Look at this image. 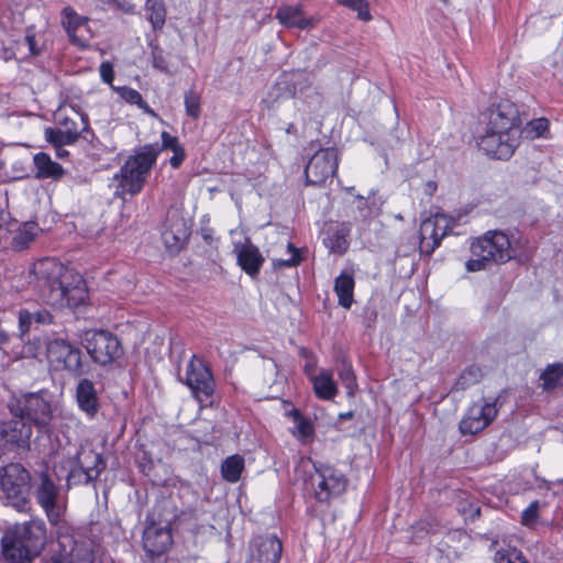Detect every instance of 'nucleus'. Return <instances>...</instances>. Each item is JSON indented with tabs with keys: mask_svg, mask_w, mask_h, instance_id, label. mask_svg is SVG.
<instances>
[{
	"mask_svg": "<svg viewBox=\"0 0 563 563\" xmlns=\"http://www.w3.org/2000/svg\"><path fill=\"white\" fill-rule=\"evenodd\" d=\"M30 287L47 305L57 308H76L88 296L84 278L55 258H42L29 272Z\"/></svg>",
	"mask_w": 563,
	"mask_h": 563,
	"instance_id": "nucleus-1",
	"label": "nucleus"
},
{
	"mask_svg": "<svg viewBox=\"0 0 563 563\" xmlns=\"http://www.w3.org/2000/svg\"><path fill=\"white\" fill-rule=\"evenodd\" d=\"M519 118L517 108L500 102L487 113L485 126L477 136V145L486 155L497 159H508L519 145Z\"/></svg>",
	"mask_w": 563,
	"mask_h": 563,
	"instance_id": "nucleus-2",
	"label": "nucleus"
},
{
	"mask_svg": "<svg viewBox=\"0 0 563 563\" xmlns=\"http://www.w3.org/2000/svg\"><path fill=\"white\" fill-rule=\"evenodd\" d=\"M46 530L43 522L26 521L15 523L4 531L1 538V554L5 562L32 563L43 551Z\"/></svg>",
	"mask_w": 563,
	"mask_h": 563,
	"instance_id": "nucleus-3",
	"label": "nucleus"
},
{
	"mask_svg": "<svg viewBox=\"0 0 563 563\" xmlns=\"http://www.w3.org/2000/svg\"><path fill=\"white\" fill-rule=\"evenodd\" d=\"M158 154L157 145H144L130 156L115 175L119 181L115 196L123 198L126 194L134 196L141 192Z\"/></svg>",
	"mask_w": 563,
	"mask_h": 563,
	"instance_id": "nucleus-4",
	"label": "nucleus"
},
{
	"mask_svg": "<svg viewBox=\"0 0 563 563\" xmlns=\"http://www.w3.org/2000/svg\"><path fill=\"white\" fill-rule=\"evenodd\" d=\"M475 258L466 262L468 272H478L494 264L506 263L514 257L509 238L501 231H489L471 245Z\"/></svg>",
	"mask_w": 563,
	"mask_h": 563,
	"instance_id": "nucleus-5",
	"label": "nucleus"
},
{
	"mask_svg": "<svg viewBox=\"0 0 563 563\" xmlns=\"http://www.w3.org/2000/svg\"><path fill=\"white\" fill-rule=\"evenodd\" d=\"M8 409L13 417L22 418L38 428L46 427L53 417L52 406L42 393H30L12 398Z\"/></svg>",
	"mask_w": 563,
	"mask_h": 563,
	"instance_id": "nucleus-6",
	"label": "nucleus"
},
{
	"mask_svg": "<svg viewBox=\"0 0 563 563\" xmlns=\"http://www.w3.org/2000/svg\"><path fill=\"white\" fill-rule=\"evenodd\" d=\"M46 357L55 371H65L74 377L85 374L82 353L64 339H54L46 344Z\"/></svg>",
	"mask_w": 563,
	"mask_h": 563,
	"instance_id": "nucleus-7",
	"label": "nucleus"
},
{
	"mask_svg": "<svg viewBox=\"0 0 563 563\" xmlns=\"http://www.w3.org/2000/svg\"><path fill=\"white\" fill-rule=\"evenodd\" d=\"M82 341L91 360L102 366L113 363L123 354L119 339L106 330H88Z\"/></svg>",
	"mask_w": 563,
	"mask_h": 563,
	"instance_id": "nucleus-8",
	"label": "nucleus"
},
{
	"mask_svg": "<svg viewBox=\"0 0 563 563\" xmlns=\"http://www.w3.org/2000/svg\"><path fill=\"white\" fill-rule=\"evenodd\" d=\"M31 476L20 463H10L3 468L0 477L2 492L18 510H23L27 504Z\"/></svg>",
	"mask_w": 563,
	"mask_h": 563,
	"instance_id": "nucleus-9",
	"label": "nucleus"
},
{
	"mask_svg": "<svg viewBox=\"0 0 563 563\" xmlns=\"http://www.w3.org/2000/svg\"><path fill=\"white\" fill-rule=\"evenodd\" d=\"M33 434L32 424L19 417L0 423V449L29 451Z\"/></svg>",
	"mask_w": 563,
	"mask_h": 563,
	"instance_id": "nucleus-10",
	"label": "nucleus"
},
{
	"mask_svg": "<svg viewBox=\"0 0 563 563\" xmlns=\"http://www.w3.org/2000/svg\"><path fill=\"white\" fill-rule=\"evenodd\" d=\"M338 168V154L334 148L318 151L308 162L305 176L308 185L320 186L332 178Z\"/></svg>",
	"mask_w": 563,
	"mask_h": 563,
	"instance_id": "nucleus-11",
	"label": "nucleus"
},
{
	"mask_svg": "<svg viewBox=\"0 0 563 563\" xmlns=\"http://www.w3.org/2000/svg\"><path fill=\"white\" fill-rule=\"evenodd\" d=\"M184 382L199 401L208 399L214 391V380L211 372L196 355H192L187 364Z\"/></svg>",
	"mask_w": 563,
	"mask_h": 563,
	"instance_id": "nucleus-12",
	"label": "nucleus"
},
{
	"mask_svg": "<svg viewBox=\"0 0 563 563\" xmlns=\"http://www.w3.org/2000/svg\"><path fill=\"white\" fill-rule=\"evenodd\" d=\"M497 399L473 404L460 422L463 434H476L484 430L497 416Z\"/></svg>",
	"mask_w": 563,
	"mask_h": 563,
	"instance_id": "nucleus-13",
	"label": "nucleus"
},
{
	"mask_svg": "<svg viewBox=\"0 0 563 563\" xmlns=\"http://www.w3.org/2000/svg\"><path fill=\"white\" fill-rule=\"evenodd\" d=\"M450 230L451 220L444 214L437 213L423 220L420 225L421 252L428 255L433 253Z\"/></svg>",
	"mask_w": 563,
	"mask_h": 563,
	"instance_id": "nucleus-14",
	"label": "nucleus"
},
{
	"mask_svg": "<svg viewBox=\"0 0 563 563\" xmlns=\"http://www.w3.org/2000/svg\"><path fill=\"white\" fill-rule=\"evenodd\" d=\"M312 484L317 485L314 494L319 501H328L332 496L342 494L346 488L344 475L331 466L323 465L316 467Z\"/></svg>",
	"mask_w": 563,
	"mask_h": 563,
	"instance_id": "nucleus-15",
	"label": "nucleus"
},
{
	"mask_svg": "<svg viewBox=\"0 0 563 563\" xmlns=\"http://www.w3.org/2000/svg\"><path fill=\"white\" fill-rule=\"evenodd\" d=\"M249 551V563H278L283 545L276 536H258L251 541Z\"/></svg>",
	"mask_w": 563,
	"mask_h": 563,
	"instance_id": "nucleus-16",
	"label": "nucleus"
},
{
	"mask_svg": "<svg viewBox=\"0 0 563 563\" xmlns=\"http://www.w3.org/2000/svg\"><path fill=\"white\" fill-rule=\"evenodd\" d=\"M58 487L48 477L47 474L41 475V483L36 488V499L44 508L48 519L57 522L59 518V509L57 508Z\"/></svg>",
	"mask_w": 563,
	"mask_h": 563,
	"instance_id": "nucleus-17",
	"label": "nucleus"
},
{
	"mask_svg": "<svg viewBox=\"0 0 563 563\" xmlns=\"http://www.w3.org/2000/svg\"><path fill=\"white\" fill-rule=\"evenodd\" d=\"M172 534L166 528L150 526L143 533V548L154 558L164 554L172 545Z\"/></svg>",
	"mask_w": 563,
	"mask_h": 563,
	"instance_id": "nucleus-18",
	"label": "nucleus"
},
{
	"mask_svg": "<svg viewBox=\"0 0 563 563\" xmlns=\"http://www.w3.org/2000/svg\"><path fill=\"white\" fill-rule=\"evenodd\" d=\"M275 16L282 25L300 30L313 29L318 23L316 18L305 15L301 5H280Z\"/></svg>",
	"mask_w": 563,
	"mask_h": 563,
	"instance_id": "nucleus-19",
	"label": "nucleus"
},
{
	"mask_svg": "<svg viewBox=\"0 0 563 563\" xmlns=\"http://www.w3.org/2000/svg\"><path fill=\"white\" fill-rule=\"evenodd\" d=\"M234 252L242 269L252 277L256 276L264 262L260 250L247 240L245 244H235Z\"/></svg>",
	"mask_w": 563,
	"mask_h": 563,
	"instance_id": "nucleus-20",
	"label": "nucleus"
},
{
	"mask_svg": "<svg viewBox=\"0 0 563 563\" xmlns=\"http://www.w3.org/2000/svg\"><path fill=\"white\" fill-rule=\"evenodd\" d=\"M76 400L79 408L89 417H93L99 410L98 393L92 380L81 378L76 387Z\"/></svg>",
	"mask_w": 563,
	"mask_h": 563,
	"instance_id": "nucleus-21",
	"label": "nucleus"
},
{
	"mask_svg": "<svg viewBox=\"0 0 563 563\" xmlns=\"http://www.w3.org/2000/svg\"><path fill=\"white\" fill-rule=\"evenodd\" d=\"M36 324H51L53 323V314L47 309L27 310L22 309L19 311V329L21 335L29 333L31 325Z\"/></svg>",
	"mask_w": 563,
	"mask_h": 563,
	"instance_id": "nucleus-22",
	"label": "nucleus"
},
{
	"mask_svg": "<svg viewBox=\"0 0 563 563\" xmlns=\"http://www.w3.org/2000/svg\"><path fill=\"white\" fill-rule=\"evenodd\" d=\"M35 177L36 178H60L64 174L63 167L52 161L46 153H37L34 158Z\"/></svg>",
	"mask_w": 563,
	"mask_h": 563,
	"instance_id": "nucleus-23",
	"label": "nucleus"
},
{
	"mask_svg": "<svg viewBox=\"0 0 563 563\" xmlns=\"http://www.w3.org/2000/svg\"><path fill=\"white\" fill-rule=\"evenodd\" d=\"M354 278L349 273L340 274L334 282V291L339 299V305L350 309L353 303Z\"/></svg>",
	"mask_w": 563,
	"mask_h": 563,
	"instance_id": "nucleus-24",
	"label": "nucleus"
},
{
	"mask_svg": "<svg viewBox=\"0 0 563 563\" xmlns=\"http://www.w3.org/2000/svg\"><path fill=\"white\" fill-rule=\"evenodd\" d=\"M80 133L81 130H76L75 128H48L45 130V137L54 146L62 147L64 145L74 144L80 136Z\"/></svg>",
	"mask_w": 563,
	"mask_h": 563,
	"instance_id": "nucleus-25",
	"label": "nucleus"
},
{
	"mask_svg": "<svg viewBox=\"0 0 563 563\" xmlns=\"http://www.w3.org/2000/svg\"><path fill=\"white\" fill-rule=\"evenodd\" d=\"M186 238L187 230L183 223L170 224L162 233L163 242L170 252H178Z\"/></svg>",
	"mask_w": 563,
	"mask_h": 563,
	"instance_id": "nucleus-26",
	"label": "nucleus"
},
{
	"mask_svg": "<svg viewBox=\"0 0 563 563\" xmlns=\"http://www.w3.org/2000/svg\"><path fill=\"white\" fill-rule=\"evenodd\" d=\"M312 382L313 389L319 398L332 399L338 394L336 384L334 383L330 372H320L312 378Z\"/></svg>",
	"mask_w": 563,
	"mask_h": 563,
	"instance_id": "nucleus-27",
	"label": "nucleus"
},
{
	"mask_svg": "<svg viewBox=\"0 0 563 563\" xmlns=\"http://www.w3.org/2000/svg\"><path fill=\"white\" fill-rule=\"evenodd\" d=\"M38 227L35 222L23 223L13 238V247L16 250L26 249L35 239Z\"/></svg>",
	"mask_w": 563,
	"mask_h": 563,
	"instance_id": "nucleus-28",
	"label": "nucleus"
},
{
	"mask_svg": "<svg viewBox=\"0 0 563 563\" xmlns=\"http://www.w3.org/2000/svg\"><path fill=\"white\" fill-rule=\"evenodd\" d=\"M85 461L89 462V465H85L82 461H79L80 467L86 475V483L95 481L102 470L104 468V463L101 456L92 451H89L84 455Z\"/></svg>",
	"mask_w": 563,
	"mask_h": 563,
	"instance_id": "nucleus-29",
	"label": "nucleus"
},
{
	"mask_svg": "<svg viewBox=\"0 0 563 563\" xmlns=\"http://www.w3.org/2000/svg\"><path fill=\"white\" fill-rule=\"evenodd\" d=\"M243 467V459L240 455H232L225 459L221 464V473L225 481L235 483L240 479Z\"/></svg>",
	"mask_w": 563,
	"mask_h": 563,
	"instance_id": "nucleus-30",
	"label": "nucleus"
},
{
	"mask_svg": "<svg viewBox=\"0 0 563 563\" xmlns=\"http://www.w3.org/2000/svg\"><path fill=\"white\" fill-rule=\"evenodd\" d=\"M145 11L153 29H162L165 24L166 10L163 0H146Z\"/></svg>",
	"mask_w": 563,
	"mask_h": 563,
	"instance_id": "nucleus-31",
	"label": "nucleus"
},
{
	"mask_svg": "<svg viewBox=\"0 0 563 563\" xmlns=\"http://www.w3.org/2000/svg\"><path fill=\"white\" fill-rule=\"evenodd\" d=\"M542 386L547 390L554 389L563 386V365L554 364L548 366V368L540 376Z\"/></svg>",
	"mask_w": 563,
	"mask_h": 563,
	"instance_id": "nucleus-32",
	"label": "nucleus"
},
{
	"mask_svg": "<svg viewBox=\"0 0 563 563\" xmlns=\"http://www.w3.org/2000/svg\"><path fill=\"white\" fill-rule=\"evenodd\" d=\"M349 230L347 229H338L329 236L325 241V245L333 253L342 254L347 250L349 241H347Z\"/></svg>",
	"mask_w": 563,
	"mask_h": 563,
	"instance_id": "nucleus-33",
	"label": "nucleus"
},
{
	"mask_svg": "<svg viewBox=\"0 0 563 563\" xmlns=\"http://www.w3.org/2000/svg\"><path fill=\"white\" fill-rule=\"evenodd\" d=\"M482 378V371L476 366H471L466 368L457 378L456 383L454 384L453 389L459 390H465L472 385H475L478 383Z\"/></svg>",
	"mask_w": 563,
	"mask_h": 563,
	"instance_id": "nucleus-34",
	"label": "nucleus"
},
{
	"mask_svg": "<svg viewBox=\"0 0 563 563\" xmlns=\"http://www.w3.org/2000/svg\"><path fill=\"white\" fill-rule=\"evenodd\" d=\"M548 130L549 120L545 118H538L529 121L522 129L521 133H523L526 137L536 139L544 136Z\"/></svg>",
	"mask_w": 563,
	"mask_h": 563,
	"instance_id": "nucleus-35",
	"label": "nucleus"
},
{
	"mask_svg": "<svg viewBox=\"0 0 563 563\" xmlns=\"http://www.w3.org/2000/svg\"><path fill=\"white\" fill-rule=\"evenodd\" d=\"M120 97L130 104H136L147 113H153L147 103L143 100L141 93L129 87L115 88Z\"/></svg>",
	"mask_w": 563,
	"mask_h": 563,
	"instance_id": "nucleus-36",
	"label": "nucleus"
},
{
	"mask_svg": "<svg viewBox=\"0 0 563 563\" xmlns=\"http://www.w3.org/2000/svg\"><path fill=\"white\" fill-rule=\"evenodd\" d=\"M74 115L81 121V131L87 130L88 128V119L86 115L74 112ZM56 120L60 129L75 128L76 130H80L78 123L67 114H65V110L59 109L56 114Z\"/></svg>",
	"mask_w": 563,
	"mask_h": 563,
	"instance_id": "nucleus-37",
	"label": "nucleus"
},
{
	"mask_svg": "<svg viewBox=\"0 0 563 563\" xmlns=\"http://www.w3.org/2000/svg\"><path fill=\"white\" fill-rule=\"evenodd\" d=\"M65 20L63 21V25L66 29L68 36L70 37L74 33L78 32L79 27L87 23V19L79 16L71 9L66 8L64 10Z\"/></svg>",
	"mask_w": 563,
	"mask_h": 563,
	"instance_id": "nucleus-38",
	"label": "nucleus"
},
{
	"mask_svg": "<svg viewBox=\"0 0 563 563\" xmlns=\"http://www.w3.org/2000/svg\"><path fill=\"white\" fill-rule=\"evenodd\" d=\"M338 3L352 9L357 12V18L362 21L368 22L372 20L369 13V4L367 0H336Z\"/></svg>",
	"mask_w": 563,
	"mask_h": 563,
	"instance_id": "nucleus-39",
	"label": "nucleus"
},
{
	"mask_svg": "<svg viewBox=\"0 0 563 563\" xmlns=\"http://www.w3.org/2000/svg\"><path fill=\"white\" fill-rule=\"evenodd\" d=\"M290 415L296 423L297 435L302 440L310 438L313 434V427L311 422L303 418L297 409H294Z\"/></svg>",
	"mask_w": 563,
	"mask_h": 563,
	"instance_id": "nucleus-40",
	"label": "nucleus"
},
{
	"mask_svg": "<svg viewBox=\"0 0 563 563\" xmlns=\"http://www.w3.org/2000/svg\"><path fill=\"white\" fill-rule=\"evenodd\" d=\"M357 199V209L363 219H367L372 217L374 213L378 212L380 202L378 203L376 199L373 197L364 198L363 196H356Z\"/></svg>",
	"mask_w": 563,
	"mask_h": 563,
	"instance_id": "nucleus-41",
	"label": "nucleus"
},
{
	"mask_svg": "<svg viewBox=\"0 0 563 563\" xmlns=\"http://www.w3.org/2000/svg\"><path fill=\"white\" fill-rule=\"evenodd\" d=\"M185 108L186 113L192 119H198L200 115V95L190 89L185 93Z\"/></svg>",
	"mask_w": 563,
	"mask_h": 563,
	"instance_id": "nucleus-42",
	"label": "nucleus"
},
{
	"mask_svg": "<svg viewBox=\"0 0 563 563\" xmlns=\"http://www.w3.org/2000/svg\"><path fill=\"white\" fill-rule=\"evenodd\" d=\"M496 563H528L522 553L515 548L499 550L495 553Z\"/></svg>",
	"mask_w": 563,
	"mask_h": 563,
	"instance_id": "nucleus-43",
	"label": "nucleus"
},
{
	"mask_svg": "<svg viewBox=\"0 0 563 563\" xmlns=\"http://www.w3.org/2000/svg\"><path fill=\"white\" fill-rule=\"evenodd\" d=\"M287 250L289 253L288 258H274L273 260V265L275 268L294 267V266H297L301 262V257L298 253V250L289 242L287 243Z\"/></svg>",
	"mask_w": 563,
	"mask_h": 563,
	"instance_id": "nucleus-44",
	"label": "nucleus"
},
{
	"mask_svg": "<svg viewBox=\"0 0 563 563\" xmlns=\"http://www.w3.org/2000/svg\"><path fill=\"white\" fill-rule=\"evenodd\" d=\"M339 377L347 389V395L353 396L356 389V380L352 367L350 365H344L339 372Z\"/></svg>",
	"mask_w": 563,
	"mask_h": 563,
	"instance_id": "nucleus-45",
	"label": "nucleus"
},
{
	"mask_svg": "<svg viewBox=\"0 0 563 563\" xmlns=\"http://www.w3.org/2000/svg\"><path fill=\"white\" fill-rule=\"evenodd\" d=\"M539 501H532L528 508L521 514V523L527 527H532L537 523L539 518Z\"/></svg>",
	"mask_w": 563,
	"mask_h": 563,
	"instance_id": "nucleus-46",
	"label": "nucleus"
},
{
	"mask_svg": "<svg viewBox=\"0 0 563 563\" xmlns=\"http://www.w3.org/2000/svg\"><path fill=\"white\" fill-rule=\"evenodd\" d=\"M92 37L90 29L87 23L79 27L78 32L74 33L69 40L74 45H77L80 48H86L88 46V42Z\"/></svg>",
	"mask_w": 563,
	"mask_h": 563,
	"instance_id": "nucleus-47",
	"label": "nucleus"
},
{
	"mask_svg": "<svg viewBox=\"0 0 563 563\" xmlns=\"http://www.w3.org/2000/svg\"><path fill=\"white\" fill-rule=\"evenodd\" d=\"M159 147V152L163 150V148H166V150H172L173 152L177 150V147H183L177 137L175 136H172L169 133L167 132H163L162 133V145L159 144H155Z\"/></svg>",
	"mask_w": 563,
	"mask_h": 563,
	"instance_id": "nucleus-48",
	"label": "nucleus"
},
{
	"mask_svg": "<svg viewBox=\"0 0 563 563\" xmlns=\"http://www.w3.org/2000/svg\"><path fill=\"white\" fill-rule=\"evenodd\" d=\"M99 73L101 79L109 85H112V81L114 79V71L113 66L110 62H102L99 67Z\"/></svg>",
	"mask_w": 563,
	"mask_h": 563,
	"instance_id": "nucleus-49",
	"label": "nucleus"
},
{
	"mask_svg": "<svg viewBox=\"0 0 563 563\" xmlns=\"http://www.w3.org/2000/svg\"><path fill=\"white\" fill-rule=\"evenodd\" d=\"M153 67L163 71V73H168V67H167V62L165 59V57L163 56L162 54V51L155 48L153 51Z\"/></svg>",
	"mask_w": 563,
	"mask_h": 563,
	"instance_id": "nucleus-50",
	"label": "nucleus"
},
{
	"mask_svg": "<svg viewBox=\"0 0 563 563\" xmlns=\"http://www.w3.org/2000/svg\"><path fill=\"white\" fill-rule=\"evenodd\" d=\"M173 153L174 155L169 159V163L174 168H178L183 161L185 159V151L183 147H177V150L174 151Z\"/></svg>",
	"mask_w": 563,
	"mask_h": 563,
	"instance_id": "nucleus-51",
	"label": "nucleus"
},
{
	"mask_svg": "<svg viewBox=\"0 0 563 563\" xmlns=\"http://www.w3.org/2000/svg\"><path fill=\"white\" fill-rule=\"evenodd\" d=\"M24 43L27 45V48H29V52L31 55H38L40 54V49L37 48L36 46V40H35V36L34 35H26L24 37Z\"/></svg>",
	"mask_w": 563,
	"mask_h": 563,
	"instance_id": "nucleus-52",
	"label": "nucleus"
},
{
	"mask_svg": "<svg viewBox=\"0 0 563 563\" xmlns=\"http://www.w3.org/2000/svg\"><path fill=\"white\" fill-rule=\"evenodd\" d=\"M113 3L126 13L134 11L135 5L130 0H112Z\"/></svg>",
	"mask_w": 563,
	"mask_h": 563,
	"instance_id": "nucleus-53",
	"label": "nucleus"
},
{
	"mask_svg": "<svg viewBox=\"0 0 563 563\" xmlns=\"http://www.w3.org/2000/svg\"><path fill=\"white\" fill-rule=\"evenodd\" d=\"M9 341V335L0 330V346L5 344Z\"/></svg>",
	"mask_w": 563,
	"mask_h": 563,
	"instance_id": "nucleus-54",
	"label": "nucleus"
},
{
	"mask_svg": "<svg viewBox=\"0 0 563 563\" xmlns=\"http://www.w3.org/2000/svg\"><path fill=\"white\" fill-rule=\"evenodd\" d=\"M264 367H265V369L275 371L276 364L272 360H269L267 362H264Z\"/></svg>",
	"mask_w": 563,
	"mask_h": 563,
	"instance_id": "nucleus-55",
	"label": "nucleus"
},
{
	"mask_svg": "<svg viewBox=\"0 0 563 563\" xmlns=\"http://www.w3.org/2000/svg\"><path fill=\"white\" fill-rule=\"evenodd\" d=\"M8 214L0 210V227L5 223Z\"/></svg>",
	"mask_w": 563,
	"mask_h": 563,
	"instance_id": "nucleus-56",
	"label": "nucleus"
},
{
	"mask_svg": "<svg viewBox=\"0 0 563 563\" xmlns=\"http://www.w3.org/2000/svg\"><path fill=\"white\" fill-rule=\"evenodd\" d=\"M65 153L66 152L62 151L60 148L57 150V155L60 156V157L64 156Z\"/></svg>",
	"mask_w": 563,
	"mask_h": 563,
	"instance_id": "nucleus-57",
	"label": "nucleus"
},
{
	"mask_svg": "<svg viewBox=\"0 0 563 563\" xmlns=\"http://www.w3.org/2000/svg\"><path fill=\"white\" fill-rule=\"evenodd\" d=\"M292 129H294V125H292V124H290V125L288 126V129H287V133H291V130H292Z\"/></svg>",
	"mask_w": 563,
	"mask_h": 563,
	"instance_id": "nucleus-58",
	"label": "nucleus"
},
{
	"mask_svg": "<svg viewBox=\"0 0 563 563\" xmlns=\"http://www.w3.org/2000/svg\"><path fill=\"white\" fill-rule=\"evenodd\" d=\"M10 563H29V562L16 561V562H10Z\"/></svg>",
	"mask_w": 563,
	"mask_h": 563,
	"instance_id": "nucleus-59",
	"label": "nucleus"
},
{
	"mask_svg": "<svg viewBox=\"0 0 563 563\" xmlns=\"http://www.w3.org/2000/svg\"><path fill=\"white\" fill-rule=\"evenodd\" d=\"M441 1H442V2H444V3H448V2H449V0H441Z\"/></svg>",
	"mask_w": 563,
	"mask_h": 563,
	"instance_id": "nucleus-60",
	"label": "nucleus"
}]
</instances>
